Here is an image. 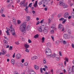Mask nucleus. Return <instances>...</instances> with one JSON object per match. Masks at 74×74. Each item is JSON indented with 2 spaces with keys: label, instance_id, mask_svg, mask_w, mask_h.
Segmentation results:
<instances>
[{
  "label": "nucleus",
  "instance_id": "obj_1",
  "mask_svg": "<svg viewBox=\"0 0 74 74\" xmlns=\"http://www.w3.org/2000/svg\"><path fill=\"white\" fill-rule=\"evenodd\" d=\"M26 29V25L25 23H23L21 25L20 27V30L23 34H25Z\"/></svg>",
  "mask_w": 74,
  "mask_h": 74
},
{
  "label": "nucleus",
  "instance_id": "obj_2",
  "mask_svg": "<svg viewBox=\"0 0 74 74\" xmlns=\"http://www.w3.org/2000/svg\"><path fill=\"white\" fill-rule=\"evenodd\" d=\"M6 30H7L5 32L8 36H9V30L10 31L11 33L12 34V35H13V36H15V29H14V28H12L11 29H10L9 28L6 27Z\"/></svg>",
  "mask_w": 74,
  "mask_h": 74
},
{
  "label": "nucleus",
  "instance_id": "obj_3",
  "mask_svg": "<svg viewBox=\"0 0 74 74\" xmlns=\"http://www.w3.org/2000/svg\"><path fill=\"white\" fill-rule=\"evenodd\" d=\"M50 1V0H42L38 3L39 5H41V4H47Z\"/></svg>",
  "mask_w": 74,
  "mask_h": 74
},
{
  "label": "nucleus",
  "instance_id": "obj_4",
  "mask_svg": "<svg viewBox=\"0 0 74 74\" xmlns=\"http://www.w3.org/2000/svg\"><path fill=\"white\" fill-rule=\"evenodd\" d=\"M25 0H23V1L20 2V7H26L27 5L28 4V2H26L25 4Z\"/></svg>",
  "mask_w": 74,
  "mask_h": 74
},
{
  "label": "nucleus",
  "instance_id": "obj_5",
  "mask_svg": "<svg viewBox=\"0 0 74 74\" xmlns=\"http://www.w3.org/2000/svg\"><path fill=\"white\" fill-rule=\"evenodd\" d=\"M69 74H72V72H74V66H72V68L70 67L68 68L67 69Z\"/></svg>",
  "mask_w": 74,
  "mask_h": 74
},
{
  "label": "nucleus",
  "instance_id": "obj_6",
  "mask_svg": "<svg viewBox=\"0 0 74 74\" xmlns=\"http://www.w3.org/2000/svg\"><path fill=\"white\" fill-rule=\"evenodd\" d=\"M45 52L46 55H47V54L51 53V51L49 48H47L45 49Z\"/></svg>",
  "mask_w": 74,
  "mask_h": 74
},
{
  "label": "nucleus",
  "instance_id": "obj_7",
  "mask_svg": "<svg viewBox=\"0 0 74 74\" xmlns=\"http://www.w3.org/2000/svg\"><path fill=\"white\" fill-rule=\"evenodd\" d=\"M63 37L64 39L67 40V39H69L70 38V37L69 36V34H63Z\"/></svg>",
  "mask_w": 74,
  "mask_h": 74
},
{
  "label": "nucleus",
  "instance_id": "obj_8",
  "mask_svg": "<svg viewBox=\"0 0 74 74\" xmlns=\"http://www.w3.org/2000/svg\"><path fill=\"white\" fill-rule=\"evenodd\" d=\"M37 30L40 33H42V32H43V30L42 29V28L41 27H39L37 28Z\"/></svg>",
  "mask_w": 74,
  "mask_h": 74
},
{
  "label": "nucleus",
  "instance_id": "obj_9",
  "mask_svg": "<svg viewBox=\"0 0 74 74\" xmlns=\"http://www.w3.org/2000/svg\"><path fill=\"white\" fill-rule=\"evenodd\" d=\"M48 27H45L44 29L43 33L46 34L48 33Z\"/></svg>",
  "mask_w": 74,
  "mask_h": 74
},
{
  "label": "nucleus",
  "instance_id": "obj_10",
  "mask_svg": "<svg viewBox=\"0 0 74 74\" xmlns=\"http://www.w3.org/2000/svg\"><path fill=\"white\" fill-rule=\"evenodd\" d=\"M55 26H56V25L55 24H51V26L50 27V29H56V28H55Z\"/></svg>",
  "mask_w": 74,
  "mask_h": 74
},
{
  "label": "nucleus",
  "instance_id": "obj_11",
  "mask_svg": "<svg viewBox=\"0 0 74 74\" xmlns=\"http://www.w3.org/2000/svg\"><path fill=\"white\" fill-rule=\"evenodd\" d=\"M64 17L65 18H67L69 17V13L66 12L64 15Z\"/></svg>",
  "mask_w": 74,
  "mask_h": 74
},
{
  "label": "nucleus",
  "instance_id": "obj_12",
  "mask_svg": "<svg viewBox=\"0 0 74 74\" xmlns=\"http://www.w3.org/2000/svg\"><path fill=\"white\" fill-rule=\"evenodd\" d=\"M1 52H2V55H3L7 53V51L4 49H3Z\"/></svg>",
  "mask_w": 74,
  "mask_h": 74
},
{
  "label": "nucleus",
  "instance_id": "obj_13",
  "mask_svg": "<svg viewBox=\"0 0 74 74\" xmlns=\"http://www.w3.org/2000/svg\"><path fill=\"white\" fill-rule=\"evenodd\" d=\"M38 57L36 56H34L32 57V60H36V59H37Z\"/></svg>",
  "mask_w": 74,
  "mask_h": 74
},
{
  "label": "nucleus",
  "instance_id": "obj_14",
  "mask_svg": "<svg viewBox=\"0 0 74 74\" xmlns=\"http://www.w3.org/2000/svg\"><path fill=\"white\" fill-rule=\"evenodd\" d=\"M24 46L26 49H27V48H29V45H28L27 43L25 44L24 45Z\"/></svg>",
  "mask_w": 74,
  "mask_h": 74
},
{
  "label": "nucleus",
  "instance_id": "obj_15",
  "mask_svg": "<svg viewBox=\"0 0 74 74\" xmlns=\"http://www.w3.org/2000/svg\"><path fill=\"white\" fill-rule=\"evenodd\" d=\"M21 55L19 53L17 54L16 55V58L17 59H19V58H21Z\"/></svg>",
  "mask_w": 74,
  "mask_h": 74
},
{
  "label": "nucleus",
  "instance_id": "obj_16",
  "mask_svg": "<svg viewBox=\"0 0 74 74\" xmlns=\"http://www.w3.org/2000/svg\"><path fill=\"white\" fill-rule=\"evenodd\" d=\"M63 27V26L62 25V24H60L58 25V29H62V28Z\"/></svg>",
  "mask_w": 74,
  "mask_h": 74
},
{
  "label": "nucleus",
  "instance_id": "obj_17",
  "mask_svg": "<svg viewBox=\"0 0 74 74\" xmlns=\"http://www.w3.org/2000/svg\"><path fill=\"white\" fill-rule=\"evenodd\" d=\"M59 5H64V3H63V2L60 1L59 3Z\"/></svg>",
  "mask_w": 74,
  "mask_h": 74
},
{
  "label": "nucleus",
  "instance_id": "obj_18",
  "mask_svg": "<svg viewBox=\"0 0 74 74\" xmlns=\"http://www.w3.org/2000/svg\"><path fill=\"white\" fill-rule=\"evenodd\" d=\"M47 56H46V58H51L52 57V54H50V55H48V54H46Z\"/></svg>",
  "mask_w": 74,
  "mask_h": 74
},
{
  "label": "nucleus",
  "instance_id": "obj_19",
  "mask_svg": "<svg viewBox=\"0 0 74 74\" xmlns=\"http://www.w3.org/2000/svg\"><path fill=\"white\" fill-rule=\"evenodd\" d=\"M28 7L27 6H26L25 7V8L24 9V10L25 11L26 13H28V9H27Z\"/></svg>",
  "mask_w": 74,
  "mask_h": 74
},
{
  "label": "nucleus",
  "instance_id": "obj_20",
  "mask_svg": "<svg viewBox=\"0 0 74 74\" xmlns=\"http://www.w3.org/2000/svg\"><path fill=\"white\" fill-rule=\"evenodd\" d=\"M12 19L13 23H14V25H16V23L15 22V18L13 17Z\"/></svg>",
  "mask_w": 74,
  "mask_h": 74
},
{
  "label": "nucleus",
  "instance_id": "obj_21",
  "mask_svg": "<svg viewBox=\"0 0 74 74\" xmlns=\"http://www.w3.org/2000/svg\"><path fill=\"white\" fill-rule=\"evenodd\" d=\"M37 5H38V4H37V1H36L34 5V7H37Z\"/></svg>",
  "mask_w": 74,
  "mask_h": 74
},
{
  "label": "nucleus",
  "instance_id": "obj_22",
  "mask_svg": "<svg viewBox=\"0 0 74 74\" xmlns=\"http://www.w3.org/2000/svg\"><path fill=\"white\" fill-rule=\"evenodd\" d=\"M47 47H51V43L50 42H48L47 44Z\"/></svg>",
  "mask_w": 74,
  "mask_h": 74
},
{
  "label": "nucleus",
  "instance_id": "obj_23",
  "mask_svg": "<svg viewBox=\"0 0 74 74\" xmlns=\"http://www.w3.org/2000/svg\"><path fill=\"white\" fill-rule=\"evenodd\" d=\"M34 67L35 69H36V70H38V69H39V67L38 66H36V65H34Z\"/></svg>",
  "mask_w": 74,
  "mask_h": 74
},
{
  "label": "nucleus",
  "instance_id": "obj_24",
  "mask_svg": "<svg viewBox=\"0 0 74 74\" xmlns=\"http://www.w3.org/2000/svg\"><path fill=\"white\" fill-rule=\"evenodd\" d=\"M30 19V17L29 16L26 17V20L27 21H29Z\"/></svg>",
  "mask_w": 74,
  "mask_h": 74
},
{
  "label": "nucleus",
  "instance_id": "obj_25",
  "mask_svg": "<svg viewBox=\"0 0 74 74\" xmlns=\"http://www.w3.org/2000/svg\"><path fill=\"white\" fill-rule=\"evenodd\" d=\"M62 6H63V8H67V7H68V5H67L64 4V5H63Z\"/></svg>",
  "mask_w": 74,
  "mask_h": 74
},
{
  "label": "nucleus",
  "instance_id": "obj_26",
  "mask_svg": "<svg viewBox=\"0 0 74 74\" xmlns=\"http://www.w3.org/2000/svg\"><path fill=\"white\" fill-rule=\"evenodd\" d=\"M33 70L32 69H31L29 70V73L30 74H32V72H33Z\"/></svg>",
  "mask_w": 74,
  "mask_h": 74
},
{
  "label": "nucleus",
  "instance_id": "obj_27",
  "mask_svg": "<svg viewBox=\"0 0 74 74\" xmlns=\"http://www.w3.org/2000/svg\"><path fill=\"white\" fill-rule=\"evenodd\" d=\"M64 60H65L66 62H69V58L67 57H65L64 59Z\"/></svg>",
  "mask_w": 74,
  "mask_h": 74
},
{
  "label": "nucleus",
  "instance_id": "obj_28",
  "mask_svg": "<svg viewBox=\"0 0 74 74\" xmlns=\"http://www.w3.org/2000/svg\"><path fill=\"white\" fill-rule=\"evenodd\" d=\"M11 63H12V64H14V63H15V61L14 60V59H12L11 60Z\"/></svg>",
  "mask_w": 74,
  "mask_h": 74
},
{
  "label": "nucleus",
  "instance_id": "obj_29",
  "mask_svg": "<svg viewBox=\"0 0 74 74\" xmlns=\"http://www.w3.org/2000/svg\"><path fill=\"white\" fill-rule=\"evenodd\" d=\"M59 41H56L55 42V44L56 45H59Z\"/></svg>",
  "mask_w": 74,
  "mask_h": 74
},
{
  "label": "nucleus",
  "instance_id": "obj_30",
  "mask_svg": "<svg viewBox=\"0 0 74 74\" xmlns=\"http://www.w3.org/2000/svg\"><path fill=\"white\" fill-rule=\"evenodd\" d=\"M44 74H51V73L50 71H49L48 72H45Z\"/></svg>",
  "mask_w": 74,
  "mask_h": 74
},
{
  "label": "nucleus",
  "instance_id": "obj_31",
  "mask_svg": "<svg viewBox=\"0 0 74 74\" xmlns=\"http://www.w3.org/2000/svg\"><path fill=\"white\" fill-rule=\"evenodd\" d=\"M44 41H45V38L44 37H42V42L43 43V42H44Z\"/></svg>",
  "mask_w": 74,
  "mask_h": 74
},
{
  "label": "nucleus",
  "instance_id": "obj_32",
  "mask_svg": "<svg viewBox=\"0 0 74 74\" xmlns=\"http://www.w3.org/2000/svg\"><path fill=\"white\" fill-rule=\"evenodd\" d=\"M28 62H26L24 63V65L25 66H27L28 65Z\"/></svg>",
  "mask_w": 74,
  "mask_h": 74
},
{
  "label": "nucleus",
  "instance_id": "obj_33",
  "mask_svg": "<svg viewBox=\"0 0 74 74\" xmlns=\"http://www.w3.org/2000/svg\"><path fill=\"white\" fill-rule=\"evenodd\" d=\"M56 54L55 53H53V55L52 54V58H55L56 57Z\"/></svg>",
  "mask_w": 74,
  "mask_h": 74
},
{
  "label": "nucleus",
  "instance_id": "obj_34",
  "mask_svg": "<svg viewBox=\"0 0 74 74\" xmlns=\"http://www.w3.org/2000/svg\"><path fill=\"white\" fill-rule=\"evenodd\" d=\"M43 63L44 64H46V63H47V61H46V59H45V58H44L43 59Z\"/></svg>",
  "mask_w": 74,
  "mask_h": 74
},
{
  "label": "nucleus",
  "instance_id": "obj_35",
  "mask_svg": "<svg viewBox=\"0 0 74 74\" xmlns=\"http://www.w3.org/2000/svg\"><path fill=\"white\" fill-rule=\"evenodd\" d=\"M30 26L29 25H28L27 27V29L28 31L30 30Z\"/></svg>",
  "mask_w": 74,
  "mask_h": 74
},
{
  "label": "nucleus",
  "instance_id": "obj_36",
  "mask_svg": "<svg viewBox=\"0 0 74 74\" xmlns=\"http://www.w3.org/2000/svg\"><path fill=\"white\" fill-rule=\"evenodd\" d=\"M62 43H63V44H64V45H65V44H66L67 43V42H66V41L64 40H63V41H62Z\"/></svg>",
  "mask_w": 74,
  "mask_h": 74
},
{
  "label": "nucleus",
  "instance_id": "obj_37",
  "mask_svg": "<svg viewBox=\"0 0 74 74\" xmlns=\"http://www.w3.org/2000/svg\"><path fill=\"white\" fill-rule=\"evenodd\" d=\"M50 33H51V34H53L54 33V31L53 30H51L50 31Z\"/></svg>",
  "mask_w": 74,
  "mask_h": 74
},
{
  "label": "nucleus",
  "instance_id": "obj_38",
  "mask_svg": "<svg viewBox=\"0 0 74 74\" xmlns=\"http://www.w3.org/2000/svg\"><path fill=\"white\" fill-rule=\"evenodd\" d=\"M38 34H36L34 36V37L35 38H38Z\"/></svg>",
  "mask_w": 74,
  "mask_h": 74
},
{
  "label": "nucleus",
  "instance_id": "obj_39",
  "mask_svg": "<svg viewBox=\"0 0 74 74\" xmlns=\"http://www.w3.org/2000/svg\"><path fill=\"white\" fill-rule=\"evenodd\" d=\"M51 38L52 39L53 41H54V37H53V36H51Z\"/></svg>",
  "mask_w": 74,
  "mask_h": 74
},
{
  "label": "nucleus",
  "instance_id": "obj_40",
  "mask_svg": "<svg viewBox=\"0 0 74 74\" xmlns=\"http://www.w3.org/2000/svg\"><path fill=\"white\" fill-rule=\"evenodd\" d=\"M0 12L1 14H3V8H1V10L0 11Z\"/></svg>",
  "mask_w": 74,
  "mask_h": 74
},
{
  "label": "nucleus",
  "instance_id": "obj_41",
  "mask_svg": "<svg viewBox=\"0 0 74 74\" xmlns=\"http://www.w3.org/2000/svg\"><path fill=\"white\" fill-rule=\"evenodd\" d=\"M64 21H62V23H63V24H64V23L65 22H66V21H67V19H64Z\"/></svg>",
  "mask_w": 74,
  "mask_h": 74
},
{
  "label": "nucleus",
  "instance_id": "obj_42",
  "mask_svg": "<svg viewBox=\"0 0 74 74\" xmlns=\"http://www.w3.org/2000/svg\"><path fill=\"white\" fill-rule=\"evenodd\" d=\"M21 21L18 20H17V23L18 24H20L21 23Z\"/></svg>",
  "mask_w": 74,
  "mask_h": 74
},
{
  "label": "nucleus",
  "instance_id": "obj_43",
  "mask_svg": "<svg viewBox=\"0 0 74 74\" xmlns=\"http://www.w3.org/2000/svg\"><path fill=\"white\" fill-rule=\"evenodd\" d=\"M59 53L60 56H62V52H61V51H59Z\"/></svg>",
  "mask_w": 74,
  "mask_h": 74
},
{
  "label": "nucleus",
  "instance_id": "obj_44",
  "mask_svg": "<svg viewBox=\"0 0 74 74\" xmlns=\"http://www.w3.org/2000/svg\"><path fill=\"white\" fill-rule=\"evenodd\" d=\"M71 46L73 49L74 48V44L73 43H72L71 45Z\"/></svg>",
  "mask_w": 74,
  "mask_h": 74
},
{
  "label": "nucleus",
  "instance_id": "obj_45",
  "mask_svg": "<svg viewBox=\"0 0 74 74\" xmlns=\"http://www.w3.org/2000/svg\"><path fill=\"white\" fill-rule=\"evenodd\" d=\"M32 3H30L29 4L28 6H29V7H30V8H32Z\"/></svg>",
  "mask_w": 74,
  "mask_h": 74
},
{
  "label": "nucleus",
  "instance_id": "obj_46",
  "mask_svg": "<svg viewBox=\"0 0 74 74\" xmlns=\"http://www.w3.org/2000/svg\"><path fill=\"white\" fill-rule=\"evenodd\" d=\"M12 49V47L10 46L9 48V50H10V51H11Z\"/></svg>",
  "mask_w": 74,
  "mask_h": 74
},
{
  "label": "nucleus",
  "instance_id": "obj_47",
  "mask_svg": "<svg viewBox=\"0 0 74 74\" xmlns=\"http://www.w3.org/2000/svg\"><path fill=\"white\" fill-rule=\"evenodd\" d=\"M64 27H63L62 28V29L61 30L62 32H64Z\"/></svg>",
  "mask_w": 74,
  "mask_h": 74
},
{
  "label": "nucleus",
  "instance_id": "obj_48",
  "mask_svg": "<svg viewBox=\"0 0 74 74\" xmlns=\"http://www.w3.org/2000/svg\"><path fill=\"white\" fill-rule=\"evenodd\" d=\"M59 21H63V20H64V18H60L59 19Z\"/></svg>",
  "mask_w": 74,
  "mask_h": 74
},
{
  "label": "nucleus",
  "instance_id": "obj_49",
  "mask_svg": "<svg viewBox=\"0 0 74 74\" xmlns=\"http://www.w3.org/2000/svg\"><path fill=\"white\" fill-rule=\"evenodd\" d=\"M45 11H47L48 10V7L47 6L44 9Z\"/></svg>",
  "mask_w": 74,
  "mask_h": 74
},
{
  "label": "nucleus",
  "instance_id": "obj_50",
  "mask_svg": "<svg viewBox=\"0 0 74 74\" xmlns=\"http://www.w3.org/2000/svg\"><path fill=\"white\" fill-rule=\"evenodd\" d=\"M44 19L42 20L40 22V23H42L43 22H44Z\"/></svg>",
  "mask_w": 74,
  "mask_h": 74
},
{
  "label": "nucleus",
  "instance_id": "obj_51",
  "mask_svg": "<svg viewBox=\"0 0 74 74\" xmlns=\"http://www.w3.org/2000/svg\"><path fill=\"white\" fill-rule=\"evenodd\" d=\"M20 66L21 67H22V68H23V64H22L21 63L20 64Z\"/></svg>",
  "mask_w": 74,
  "mask_h": 74
},
{
  "label": "nucleus",
  "instance_id": "obj_52",
  "mask_svg": "<svg viewBox=\"0 0 74 74\" xmlns=\"http://www.w3.org/2000/svg\"><path fill=\"white\" fill-rule=\"evenodd\" d=\"M56 60L57 61H59V60H60L59 58L58 57H56Z\"/></svg>",
  "mask_w": 74,
  "mask_h": 74
},
{
  "label": "nucleus",
  "instance_id": "obj_53",
  "mask_svg": "<svg viewBox=\"0 0 74 74\" xmlns=\"http://www.w3.org/2000/svg\"><path fill=\"white\" fill-rule=\"evenodd\" d=\"M25 52H29V50L27 49H26L25 50Z\"/></svg>",
  "mask_w": 74,
  "mask_h": 74
},
{
  "label": "nucleus",
  "instance_id": "obj_54",
  "mask_svg": "<svg viewBox=\"0 0 74 74\" xmlns=\"http://www.w3.org/2000/svg\"><path fill=\"white\" fill-rule=\"evenodd\" d=\"M43 69L42 68H40V72H41V73H42L43 71H42Z\"/></svg>",
  "mask_w": 74,
  "mask_h": 74
},
{
  "label": "nucleus",
  "instance_id": "obj_55",
  "mask_svg": "<svg viewBox=\"0 0 74 74\" xmlns=\"http://www.w3.org/2000/svg\"><path fill=\"white\" fill-rule=\"evenodd\" d=\"M8 7H11V3H10L8 5Z\"/></svg>",
  "mask_w": 74,
  "mask_h": 74
},
{
  "label": "nucleus",
  "instance_id": "obj_56",
  "mask_svg": "<svg viewBox=\"0 0 74 74\" xmlns=\"http://www.w3.org/2000/svg\"><path fill=\"white\" fill-rule=\"evenodd\" d=\"M15 44H16L17 45H19V42H15Z\"/></svg>",
  "mask_w": 74,
  "mask_h": 74
},
{
  "label": "nucleus",
  "instance_id": "obj_57",
  "mask_svg": "<svg viewBox=\"0 0 74 74\" xmlns=\"http://www.w3.org/2000/svg\"><path fill=\"white\" fill-rule=\"evenodd\" d=\"M28 41L29 43H32V41L30 39H28Z\"/></svg>",
  "mask_w": 74,
  "mask_h": 74
},
{
  "label": "nucleus",
  "instance_id": "obj_58",
  "mask_svg": "<svg viewBox=\"0 0 74 74\" xmlns=\"http://www.w3.org/2000/svg\"><path fill=\"white\" fill-rule=\"evenodd\" d=\"M31 74H36V72H35L34 71H33L32 72Z\"/></svg>",
  "mask_w": 74,
  "mask_h": 74
},
{
  "label": "nucleus",
  "instance_id": "obj_59",
  "mask_svg": "<svg viewBox=\"0 0 74 74\" xmlns=\"http://www.w3.org/2000/svg\"><path fill=\"white\" fill-rule=\"evenodd\" d=\"M48 21H49V23H50V22H51V18L49 19Z\"/></svg>",
  "mask_w": 74,
  "mask_h": 74
},
{
  "label": "nucleus",
  "instance_id": "obj_60",
  "mask_svg": "<svg viewBox=\"0 0 74 74\" xmlns=\"http://www.w3.org/2000/svg\"><path fill=\"white\" fill-rule=\"evenodd\" d=\"M15 53H14L13 55L12 56L13 58H15Z\"/></svg>",
  "mask_w": 74,
  "mask_h": 74
},
{
  "label": "nucleus",
  "instance_id": "obj_61",
  "mask_svg": "<svg viewBox=\"0 0 74 74\" xmlns=\"http://www.w3.org/2000/svg\"><path fill=\"white\" fill-rule=\"evenodd\" d=\"M71 16L72 18H74V14H71Z\"/></svg>",
  "mask_w": 74,
  "mask_h": 74
},
{
  "label": "nucleus",
  "instance_id": "obj_62",
  "mask_svg": "<svg viewBox=\"0 0 74 74\" xmlns=\"http://www.w3.org/2000/svg\"><path fill=\"white\" fill-rule=\"evenodd\" d=\"M6 55L8 57V58L10 57V54H7Z\"/></svg>",
  "mask_w": 74,
  "mask_h": 74
},
{
  "label": "nucleus",
  "instance_id": "obj_63",
  "mask_svg": "<svg viewBox=\"0 0 74 74\" xmlns=\"http://www.w3.org/2000/svg\"><path fill=\"white\" fill-rule=\"evenodd\" d=\"M39 23H40V22L38 21L37 22L36 25H39Z\"/></svg>",
  "mask_w": 74,
  "mask_h": 74
},
{
  "label": "nucleus",
  "instance_id": "obj_64",
  "mask_svg": "<svg viewBox=\"0 0 74 74\" xmlns=\"http://www.w3.org/2000/svg\"><path fill=\"white\" fill-rule=\"evenodd\" d=\"M58 18H60V14H59L58 15Z\"/></svg>",
  "mask_w": 74,
  "mask_h": 74
}]
</instances>
